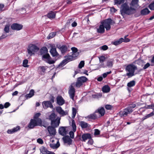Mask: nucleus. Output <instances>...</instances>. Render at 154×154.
<instances>
[{
  "label": "nucleus",
  "mask_w": 154,
  "mask_h": 154,
  "mask_svg": "<svg viewBox=\"0 0 154 154\" xmlns=\"http://www.w3.org/2000/svg\"><path fill=\"white\" fill-rule=\"evenodd\" d=\"M57 47L60 49L62 53L65 52L67 50V47L64 45L61 46L60 45L58 44L57 45Z\"/></svg>",
  "instance_id": "obj_18"
},
{
  "label": "nucleus",
  "mask_w": 154,
  "mask_h": 154,
  "mask_svg": "<svg viewBox=\"0 0 154 154\" xmlns=\"http://www.w3.org/2000/svg\"><path fill=\"white\" fill-rule=\"evenodd\" d=\"M97 32L100 33H103L105 32V28L102 24L100 25L99 27H97Z\"/></svg>",
  "instance_id": "obj_20"
},
{
  "label": "nucleus",
  "mask_w": 154,
  "mask_h": 154,
  "mask_svg": "<svg viewBox=\"0 0 154 154\" xmlns=\"http://www.w3.org/2000/svg\"><path fill=\"white\" fill-rule=\"evenodd\" d=\"M80 125L82 128H85L88 127V124L84 121H81L80 122Z\"/></svg>",
  "instance_id": "obj_34"
},
{
  "label": "nucleus",
  "mask_w": 154,
  "mask_h": 154,
  "mask_svg": "<svg viewBox=\"0 0 154 154\" xmlns=\"http://www.w3.org/2000/svg\"><path fill=\"white\" fill-rule=\"evenodd\" d=\"M150 12L147 8H146L141 10L140 13L143 15H146L149 14Z\"/></svg>",
  "instance_id": "obj_27"
},
{
  "label": "nucleus",
  "mask_w": 154,
  "mask_h": 154,
  "mask_svg": "<svg viewBox=\"0 0 154 154\" xmlns=\"http://www.w3.org/2000/svg\"><path fill=\"white\" fill-rule=\"evenodd\" d=\"M110 88L107 85L104 86L102 88V91L104 93H108L109 91Z\"/></svg>",
  "instance_id": "obj_33"
},
{
  "label": "nucleus",
  "mask_w": 154,
  "mask_h": 154,
  "mask_svg": "<svg viewBox=\"0 0 154 154\" xmlns=\"http://www.w3.org/2000/svg\"><path fill=\"white\" fill-rule=\"evenodd\" d=\"M88 144L92 145L93 144V140L91 138L89 139L88 141Z\"/></svg>",
  "instance_id": "obj_59"
},
{
  "label": "nucleus",
  "mask_w": 154,
  "mask_h": 154,
  "mask_svg": "<svg viewBox=\"0 0 154 154\" xmlns=\"http://www.w3.org/2000/svg\"><path fill=\"white\" fill-rule=\"evenodd\" d=\"M82 141H85L88 139L91 138V134H84L82 136Z\"/></svg>",
  "instance_id": "obj_22"
},
{
  "label": "nucleus",
  "mask_w": 154,
  "mask_h": 154,
  "mask_svg": "<svg viewBox=\"0 0 154 154\" xmlns=\"http://www.w3.org/2000/svg\"><path fill=\"white\" fill-rule=\"evenodd\" d=\"M56 143H50V147L53 149L57 148L60 145L59 141L57 139H55Z\"/></svg>",
  "instance_id": "obj_17"
},
{
  "label": "nucleus",
  "mask_w": 154,
  "mask_h": 154,
  "mask_svg": "<svg viewBox=\"0 0 154 154\" xmlns=\"http://www.w3.org/2000/svg\"><path fill=\"white\" fill-rule=\"evenodd\" d=\"M77 23L75 22H73L72 24V27L76 26H77Z\"/></svg>",
  "instance_id": "obj_64"
},
{
  "label": "nucleus",
  "mask_w": 154,
  "mask_h": 154,
  "mask_svg": "<svg viewBox=\"0 0 154 154\" xmlns=\"http://www.w3.org/2000/svg\"><path fill=\"white\" fill-rule=\"evenodd\" d=\"M137 69V66L133 64H131L127 66L125 70L128 72L126 74V75L129 77H131L135 75L134 72Z\"/></svg>",
  "instance_id": "obj_2"
},
{
  "label": "nucleus",
  "mask_w": 154,
  "mask_h": 154,
  "mask_svg": "<svg viewBox=\"0 0 154 154\" xmlns=\"http://www.w3.org/2000/svg\"><path fill=\"white\" fill-rule=\"evenodd\" d=\"M85 65V62L84 61H81L78 67L79 68L81 69Z\"/></svg>",
  "instance_id": "obj_46"
},
{
  "label": "nucleus",
  "mask_w": 154,
  "mask_h": 154,
  "mask_svg": "<svg viewBox=\"0 0 154 154\" xmlns=\"http://www.w3.org/2000/svg\"><path fill=\"white\" fill-rule=\"evenodd\" d=\"M120 12L121 14L124 16L125 14L131 15L136 12V9L131 7H129L126 3L123 4L120 8Z\"/></svg>",
  "instance_id": "obj_1"
},
{
  "label": "nucleus",
  "mask_w": 154,
  "mask_h": 154,
  "mask_svg": "<svg viewBox=\"0 0 154 154\" xmlns=\"http://www.w3.org/2000/svg\"><path fill=\"white\" fill-rule=\"evenodd\" d=\"M103 62H100L98 69L101 68H105L106 67Z\"/></svg>",
  "instance_id": "obj_48"
},
{
  "label": "nucleus",
  "mask_w": 154,
  "mask_h": 154,
  "mask_svg": "<svg viewBox=\"0 0 154 154\" xmlns=\"http://www.w3.org/2000/svg\"><path fill=\"white\" fill-rule=\"evenodd\" d=\"M72 128L73 131H71L69 133V134L70 137L72 138H73L74 137V132H75L76 130V127L74 120L72 119Z\"/></svg>",
  "instance_id": "obj_10"
},
{
  "label": "nucleus",
  "mask_w": 154,
  "mask_h": 154,
  "mask_svg": "<svg viewBox=\"0 0 154 154\" xmlns=\"http://www.w3.org/2000/svg\"><path fill=\"white\" fill-rule=\"evenodd\" d=\"M57 104L59 105H62L64 104L65 101L63 98L60 96H58L57 98Z\"/></svg>",
  "instance_id": "obj_19"
},
{
  "label": "nucleus",
  "mask_w": 154,
  "mask_h": 154,
  "mask_svg": "<svg viewBox=\"0 0 154 154\" xmlns=\"http://www.w3.org/2000/svg\"><path fill=\"white\" fill-rule=\"evenodd\" d=\"M22 28L23 26L22 25L17 23H13L11 26V28L13 30L17 31L21 29Z\"/></svg>",
  "instance_id": "obj_13"
},
{
  "label": "nucleus",
  "mask_w": 154,
  "mask_h": 154,
  "mask_svg": "<svg viewBox=\"0 0 154 154\" xmlns=\"http://www.w3.org/2000/svg\"><path fill=\"white\" fill-rule=\"evenodd\" d=\"M112 108V106L109 105H107L105 106V108L108 110L111 109Z\"/></svg>",
  "instance_id": "obj_60"
},
{
  "label": "nucleus",
  "mask_w": 154,
  "mask_h": 154,
  "mask_svg": "<svg viewBox=\"0 0 154 154\" xmlns=\"http://www.w3.org/2000/svg\"><path fill=\"white\" fill-rule=\"evenodd\" d=\"M136 106V105L135 104H132L130 105L127 108L119 112V116L121 117L126 116L128 114L132 113L133 111V109Z\"/></svg>",
  "instance_id": "obj_3"
},
{
  "label": "nucleus",
  "mask_w": 154,
  "mask_h": 154,
  "mask_svg": "<svg viewBox=\"0 0 154 154\" xmlns=\"http://www.w3.org/2000/svg\"><path fill=\"white\" fill-rule=\"evenodd\" d=\"M149 7L151 10H154V2L149 5Z\"/></svg>",
  "instance_id": "obj_52"
},
{
  "label": "nucleus",
  "mask_w": 154,
  "mask_h": 154,
  "mask_svg": "<svg viewBox=\"0 0 154 154\" xmlns=\"http://www.w3.org/2000/svg\"><path fill=\"white\" fill-rule=\"evenodd\" d=\"M42 121L41 119H32L28 125V127L30 128H33L34 127L37 126H41Z\"/></svg>",
  "instance_id": "obj_5"
},
{
  "label": "nucleus",
  "mask_w": 154,
  "mask_h": 154,
  "mask_svg": "<svg viewBox=\"0 0 154 154\" xmlns=\"http://www.w3.org/2000/svg\"><path fill=\"white\" fill-rule=\"evenodd\" d=\"M59 132L60 134L62 136H64L66 134V131L64 127H62L59 128Z\"/></svg>",
  "instance_id": "obj_23"
},
{
  "label": "nucleus",
  "mask_w": 154,
  "mask_h": 154,
  "mask_svg": "<svg viewBox=\"0 0 154 154\" xmlns=\"http://www.w3.org/2000/svg\"><path fill=\"white\" fill-rule=\"evenodd\" d=\"M34 91L33 90H31L29 92V94L26 95V99L31 97L34 94Z\"/></svg>",
  "instance_id": "obj_36"
},
{
  "label": "nucleus",
  "mask_w": 154,
  "mask_h": 154,
  "mask_svg": "<svg viewBox=\"0 0 154 154\" xmlns=\"http://www.w3.org/2000/svg\"><path fill=\"white\" fill-rule=\"evenodd\" d=\"M28 63V60H24L23 62V66L25 67H28V66L27 65Z\"/></svg>",
  "instance_id": "obj_47"
},
{
  "label": "nucleus",
  "mask_w": 154,
  "mask_h": 154,
  "mask_svg": "<svg viewBox=\"0 0 154 154\" xmlns=\"http://www.w3.org/2000/svg\"><path fill=\"white\" fill-rule=\"evenodd\" d=\"M56 34V32H52L51 33L49 34L48 36L47 37V38L48 39H50V38H52L55 36Z\"/></svg>",
  "instance_id": "obj_42"
},
{
  "label": "nucleus",
  "mask_w": 154,
  "mask_h": 154,
  "mask_svg": "<svg viewBox=\"0 0 154 154\" xmlns=\"http://www.w3.org/2000/svg\"><path fill=\"white\" fill-rule=\"evenodd\" d=\"M100 62H104L106 59V57L103 56H101L99 57Z\"/></svg>",
  "instance_id": "obj_44"
},
{
  "label": "nucleus",
  "mask_w": 154,
  "mask_h": 154,
  "mask_svg": "<svg viewBox=\"0 0 154 154\" xmlns=\"http://www.w3.org/2000/svg\"><path fill=\"white\" fill-rule=\"evenodd\" d=\"M150 66V64L149 63H147L144 66L143 69H145L148 68Z\"/></svg>",
  "instance_id": "obj_56"
},
{
  "label": "nucleus",
  "mask_w": 154,
  "mask_h": 154,
  "mask_svg": "<svg viewBox=\"0 0 154 154\" xmlns=\"http://www.w3.org/2000/svg\"><path fill=\"white\" fill-rule=\"evenodd\" d=\"M76 57L72 54L71 55H68L65 57V59L59 64V66H62L65 65L68 62L75 59Z\"/></svg>",
  "instance_id": "obj_7"
},
{
  "label": "nucleus",
  "mask_w": 154,
  "mask_h": 154,
  "mask_svg": "<svg viewBox=\"0 0 154 154\" xmlns=\"http://www.w3.org/2000/svg\"><path fill=\"white\" fill-rule=\"evenodd\" d=\"M60 118L59 117H57V119L54 121L52 122L51 124L52 126L54 127H58L60 123Z\"/></svg>",
  "instance_id": "obj_16"
},
{
  "label": "nucleus",
  "mask_w": 154,
  "mask_h": 154,
  "mask_svg": "<svg viewBox=\"0 0 154 154\" xmlns=\"http://www.w3.org/2000/svg\"><path fill=\"white\" fill-rule=\"evenodd\" d=\"M125 2V0H115V4L116 5H120L122 4Z\"/></svg>",
  "instance_id": "obj_41"
},
{
  "label": "nucleus",
  "mask_w": 154,
  "mask_h": 154,
  "mask_svg": "<svg viewBox=\"0 0 154 154\" xmlns=\"http://www.w3.org/2000/svg\"><path fill=\"white\" fill-rule=\"evenodd\" d=\"M50 52L53 56H57L58 55L55 48H52L50 51Z\"/></svg>",
  "instance_id": "obj_29"
},
{
  "label": "nucleus",
  "mask_w": 154,
  "mask_h": 154,
  "mask_svg": "<svg viewBox=\"0 0 154 154\" xmlns=\"http://www.w3.org/2000/svg\"><path fill=\"white\" fill-rule=\"evenodd\" d=\"M77 112L76 109L75 108H72V118L74 119L75 116Z\"/></svg>",
  "instance_id": "obj_43"
},
{
  "label": "nucleus",
  "mask_w": 154,
  "mask_h": 154,
  "mask_svg": "<svg viewBox=\"0 0 154 154\" xmlns=\"http://www.w3.org/2000/svg\"><path fill=\"white\" fill-rule=\"evenodd\" d=\"M7 36V34L6 33H3L2 35L0 37V39H3L5 38Z\"/></svg>",
  "instance_id": "obj_55"
},
{
  "label": "nucleus",
  "mask_w": 154,
  "mask_h": 154,
  "mask_svg": "<svg viewBox=\"0 0 154 154\" xmlns=\"http://www.w3.org/2000/svg\"><path fill=\"white\" fill-rule=\"evenodd\" d=\"M37 142L39 143L42 144L43 143V140L40 138H38L37 140Z\"/></svg>",
  "instance_id": "obj_61"
},
{
  "label": "nucleus",
  "mask_w": 154,
  "mask_h": 154,
  "mask_svg": "<svg viewBox=\"0 0 154 154\" xmlns=\"http://www.w3.org/2000/svg\"><path fill=\"white\" fill-rule=\"evenodd\" d=\"M41 52L42 54H44L42 56V58L48 63L51 64L54 63V61L53 60H51V57H50L49 54L47 53L48 52V49L46 47H43L41 50Z\"/></svg>",
  "instance_id": "obj_4"
},
{
  "label": "nucleus",
  "mask_w": 154,
  "mask_h": 154,
  "mask_svg": "<svg viewBox=\"0 0 154 154\" xmlns=\"http://www.w3.org/2000/svg\"><path fill=\"white\" fill-rule=\"evenodd\" d=\"M138 0H132V1L130 4V5L132 7H135L137 5Z\"/></svg>",
  "instance_id": "obj_38"
},
{
  "label": "nucleus",
  "mask_w": 154,
  "mask_h": 154,
  "mask_svg": "<svg viewBox=\"0 0 154 154\" xmlns=\"http://www.w3.org/2000/svg\"><path fill=\"white\" fill-rule=\"evenodd\" d=\"M75 90L72 85H71L69 87L68 93L69 97L73 100H74Z\"/></svg>",
  "instance_id": "obj_11"
},
{
  "label": "nucleus",
  "mask_w": 154,
  "mask_h": 154,
  "mask_svg": "<svg viewBox=\"0 0 154 154\" xmlns=\"http://www.w3.org/2000/svg\"><path fill=\"white\" fill-rule=\"evenodd\" d=\"M94 135H98L100 134V131L98 129H95L94 130Z\"/></svg>",
  "instance_id": "obj_53"
},
{
  "label": "nucleus",
  "mask_w": 154,
  "mask_h": 154,
  "mask_svg": "<svg viewBox=\"0 0 154 154\" xmlns=\"http://www.w3.org/2000/svg\"><path fill=\"white\" fill-rule=\"evenodd\" d=\"M101 49L103 50H106L107 49L108 47L106 45H104L101 47Z\"/></svg>",
  "instance_id": "obj_57"
},
{
  "label": "nucleus",
  "mask_w": 154,
  "mask_h": 154,
  "mask_svg": "<svg viewBox=\"0 0 154 154\" xmlns=\"http://www.w3.org/2000/svg\"><path fill=\"white\" fill-rule=\"evenodd\" d=\"M72 51V54L76 57H77L79 55V53L78 52L77 49L75 47H72L71 48Z\"/></svg>",
  "instance_id": "obj_28"
},
{
  "label": "nucleus",
  "mask_w": 154,
  "mask_h": 154,
  "mask_svg": "<svg viewBox=\"0 0 154 154\" xmlns=\"http://www.w3.org/2000/svg\"><path fill=\"white\" fill-rule=\"evenodd\" d=\"M56 13L54 12L51 11L47 14V17L49 18H54L55 17Z\"/></svg>",
  "instance_id": "obj_35"
},
{
  "label": "nucleus",
  "mask_w": 154,
  "mask_h": 154,
  "mask_svg": "<svg viewBox=\"0 0 154 154\" xmlns=\"http://www.w3.org/2000/svg\"><path fill=\"white\" fill-rule=\"evenodd\" d=\"M20 129V128L19 126H17L12 129L8 130L7 131V132L9 134H13L19 130Z\"/></svg>",
  "instance_id": "obj_21"
},
{
  "label": "nucleus",
  "mask_w": 154,
  "mask_h": 154,
  "mask_svg": "<svg viewBox=\"0 0 154 154\" xmlns=\"http://www.w3.org/2000/svg\"><path fill=\"white\" fill-rule=\"evenodd\" d=\"M9 26L7 25L5 26L4 30L6 33H8L9 32Z\"/></svg>",
  "instance_id": "obj_51"
},
{
  "label": "nucleus",
  "mask_w": 154,
  "mask_h": 154,
  "mask_svg": "<svg viewBox=\"0 0 154 154\" xmlns=\"http://www.w3.org/2000/svg\"><path fill=\"white\" fill-rule=\"evenodd\" d=\"M124 38H121L119 40L115 41L112 42V43L115 45H117L121 44L122 42H123Z\"/></svg>",
  "instance_id": "obj_30"
},
{
  "label": "nucleus",
  "mask_w": 154,
  "mask_h": 154,
  "mask_svg": "<svg viewBox=\"0 0 154 154\" xmlns=\"http://www.w3.org/2000/svg\"><path fill=\"white\" fill-rule=\"evenodd\" d=\"M98 112H96L97 114H100V116H103L104 115L105 111L104 109L102 107L98 109Z\"/></svg>",
  "instance_id": "obj_31"
},
{
  "label": "nucleus",
  "mask_w": 154,
  "mask_h": 154,
  "mask_svg": "<svg viewBox=\"0 0 154 154\" xmlns=\"http://www.w3.org/2000/svg\"><path fill=\"white\" fill-rule=\"evenodd\" d=\"M111 72H112L111 71H110L107 72H105V73H103L102 75L103 78H105L106 77V76H107V75H108L111 74Z\"/></svg>",
  "instance_id": "obj_50"
},
{
  "label": "nucleus",
  "mask_w": 154,
  "mask_h": 154,
  "mask_svg": "<svg viewBox=\"0 0 154 154\" xmlns=\"http://www.w3.org/2000/svg\"><path fill=\"white\" fill-rule=\"evenodd\" d=\"M40 150L41 152L43 154H49V152H52L48 151L47 149L44 147L42 146L41 147L40 149Z\"/></svg>",
  "instance_id": "obj_26"
},
{
  "label": "nucleus",
  "mask_w": 154,
  "mask_h": 154,
  "mask_svg": "<svg viewBox=\"0 0 154 154\" xmlns=\"http://www.w3.org/2000/svg\"><path fill=\"white\" fill-rule=\"evenodd\" d=\"M98 117L97 115V112H96L92 114H91L89 115L88 117L90 119H96Z\"/></svg>",
  "instance_id": "obj_32"
},
{
  "label": "nucleus",
  "mask_w": 154,
  "mask_h": 154,
  "mask_svg": "<svg viewBox=\"0 0 154 154\" xmlns=\"http://www.w3.org/2000/svg\"><path fill=\"white\" fill-rule=\"evenodd\" d=\"M88 79L84 76H82L78 78L76 83L75 86L77 88H79L83 84L86 82Z\"/></svg>",
  "instance_id": "obj_9"
},
{
  "label": "nucleus",
  "mask_w": 154,
  "mask_h": 154,
  "mask_svg": "<svg viewBox=\"0 0 154 154\" xmlns=\"http://www.w3.org/2000/svg\"><path fill=\"white\" fill-rule=\"evenodd\" d=\"M135 84V81L133 80L128 82L127 84V86L129 87H131L134 86Z\"/></svg>",
  "instance_id": "obj_39"
},
{
  "label": "nucleus",
  "mask_w": 154,
  "mask_h": 154,
  "mask_svg": "<svg viewBox=\"0 0 154 154\" xmlns=\"http://www.w3.org/2000/svg\"><path fill=\"white\" fill-rule=\"evenodd\" d=\"M11 104L9 102H6L4 104V107L7 108L10 106Z\"/></svg>",
  "instance_id": "obj_58"
},
{
  "label": "nucleus",
  "mask_w": 154,
  "mask_h": 154,
  "mask_svg": "<svg viewBox=\"0 0 154 154\" xmlns=\"http://www.w3.org/2000/svg\"><path fill=\"white\" fill-rule=\"evenodd\" d=\"M39 50V48L35 45L32 44H30L27 49L28 54L31 56L34 52Z\"/></svg>",
  "instance_id": "obj_8"
},
{
  "label": "nucleus",
  "mask_w": 154,
  "mask_h": 154,
  "mask_svg": "<svg viewBox=\"0 0 154 154\" xmlns=\"http://www.w3.org/2000/svg\"><path fill=\"white\" fill-rule=\"evenodd\" d=\"M117 10L114 7L110 8V11L112 12H115Z\"/></svg>",
  "instance_id": "obj_62"
},
{
  "label": "nucleus",
  "mask_w": 154,
  "mask_h": 154,
  "mask_svg": "<svg viewBox=\"0 0 154 154\" xmlns=\"http://www.w3.org/2000/svg\"><path fill=\"white\" fill-rule=\"evenodd\" d=\"M101 23L103 25L106 30H109L111 28L110 25L114 23L111 19H108L101 22Z\"/></svg>",
  "instance_id": "obj_6"
},
{
  "label": "nucleus",
  "mask_w": 154,
  "mask_h": 154,
  "mask_svg": "<svg viewBox=\"0 0 154 154\" xmlns=\"http://www.w3.org/2000/svg\"><path fill=\"white\" fill-rule=\"evenodd\" d=\"M43 107L45 109H46L48 107L53 108V106L51 103L49 101H44L42 103Z\"/></svg>",
  "instance_id": "obj_14"
},
{
  "label": "nucleus",
  "mask_w": 154,
  "mask_h": 154,
  "mask_svg": "<svg viewBox=\"0 0 154 154\" xmlns=\"http://www.w3.org/2000/svg\"><path fill=\"white\" fill-rule=\"evenodd\" d=\"M101 96V95L100 94H95L92 95V97L94 98H98Z\"/></svg>",
  "instance_id": "obj_49"
},
{
  "label": "nucleus",
  "mask_w": 154,
  "mask_h": 154,
  "mask_svg": "<svg viewBox=\"0 0 154 154\" xmlns=\"http://www.w3.org/2000/svg\"><path fill=\"white\" fill-rule=\"evenodd\" d=\"M113 60L112 59L109 60L106 63V66L108 67H111L113 65Z\"/></svg>",
  "instance_id": "obj_37"
},
{
  "label": "nucleus",
  "mask_w": 154,
  "mask_h": 154,
  "mask_svg": "<svg viewBox=\"0 0 154 154\" xmlns=\"http://www.w3.org/2000/svg\"><path fill=\"white\" fill-rule=\"evenodd\" d=\"M48 67L46 66H40L39 68L43 72H45V70L47 69Z\"/></svg>",
  "instance_id": "obj_45"
},
{
  "label": "nucleus",
  "mask_w": 154,
  "mask_h": 154,
  "mask_svg": "<svg viewBox=\"0 0 154 154\" xmlns=\"http://www.w3.org/2000/svg\"><path fill=\"white\" fill-rule=\"evenodd\" d=\"M57 112L60 115L64 116L67 114L68 112L67 111H64L60 106H58L56 108Z\"/></svg>",
  "instance_id": "obj_12"
},
{
  "label": "nucleus",
  "mask_w": 154,
  "mask_h": 154,
  "mask_svg": "<svg viewBox=\"0 0 154 154\" xmlns=\"http://www.w3.org/2000/svg\"><path fill=\"white\" fill-rule=\"evenodd\" d=\"M40 113H36L35 115L34 116V119L37 120V119H40L39 118H38V117L40 116Z\"/></svg>",
  "instance_id": "obj_54"
},
{
  "label": "nucleus",
  "mask_w": 154,
  "mask_h": 154,
  "mask_svg": "<svg viewBox=\"0 0 154 154\" xmlns=\"http://www.w3.org/2000/svg\"><path fill=\"white\" fill-rule=\"evenodd\" d=\"M103 79V77L101 76H99L97 78V80L99 82L101 81Z\"/></svg>",
  "instance_id": "obj_63"
},
{
  "label": "nucleus",
  "mask_w": 154,
  "mask_h": 154,
  "mask_svg": "<svg viewBox=\"0 0 154 154\" xmlns=\"http://www.w3.org/2000/svg\"><path fill=\"white\" fill-rule=\"evenodd\" d=\"M154 115V112H152L151 113L148 114L147 115L144 116L143 117V120H144L148 118L153 116Z\"/></svg>",
  "instance_id": "obj_40"
},
{
  "label": "nucleus",
  "mask_w": 154,
  "mask_h": 154,
  "mask_svg": "<svg viewBox=\"0 0 154 154\" xmlns=\"http://www.w3.org/2000/svg\"><path fill=\"white\" fill-rule=\"evenodd\" d=\"M63 140L65 143H67L69 145L71 144L72 142V140L69 136L63 137Z\"/></svg>",
  "instance_id": "obj_24"
},
{
  "label": "nucleus",
  "mask_w": 154,
  "mask_h": 154,
  "mask_svg": "<svg viewBox=\"0 0 154 154\" xmlns=\"http://www.w3.org/2000/svg\"><path fill=\"white\" fill-rule=\"evenodd\" d=\"M57 117H57V116L54 113H52L49 116V119L51 121V122L54 121L57 119Z\"/></svg>",
  "instance_id": "obj_25"
},
{
  "label": "nucleus",
  "mask_w": 154,
  "mask_h": 154,
  "mask_svg": "<svg viewBox=\"0 0 154 154\" xmlns=\"http://www.w3.org/2000/svg\"><path fill=\"white\" fill-rule=\"evenodd\" d=\"M48 130L51 136H54L56 134V130L54 127L48 126Z\"/></svg>",
  "instance_id": "obj_15"
}]
</instances>
